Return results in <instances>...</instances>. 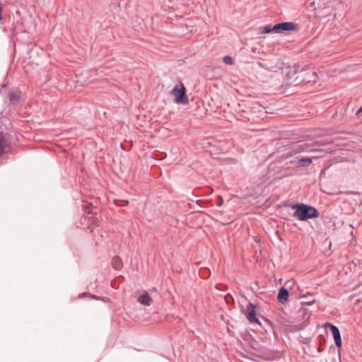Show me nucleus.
Masks as SVG:
<instances>
[{"mask_svg":"<svg viewBox=\"0 0 362 362\" xmlns=\"http://www.w3.org/2000/svg\"><path fill=\"white\" fill-rule=\"evenodd\" d=\"M2 4L0 2V21L2 19V16H1V13H2Z\"/></svg>","mask_w":362,"mask_h":362,"instance_id":"16","label":"nucleus"},{"mask_svg":"<svg viewBox=\"0 0 362 362\" xmlns=\"http://www.w3.org/2000/svg\"><path fill=\"white\" fill-rule=\"evenodd\" d=\"M223 62L228 65H232L233 64V59L230 56H225L223 58Z\"/></svg>","mask_w":362,"mask_h":362,"instance_id":"14","label":"nucleus"},{"mask_svg":"<svg viewBox=\"0 0 362 362\" xmlns=\"http://www.w3.org/2000/svg\"><path fill=\"white\" fill-rule=\"evenodd\" d=\"M280 24V30L281 31H290L295 30L297 28V24L293 22H284Z\"/></svg>","mask_w":362,"mask_h":362,"instance_id":"8","label":"nucleus"},{"mask_svg":"<svg viewBox=\"0 0 362 362\" xmlns=\"http://www.w3.org/2000/svg\"><path fill=\"white\" fill-rule=\"evenodd\" d=\"M288 296H289L288 291L286 288H285L284 287H281L279 289V293H278L279 301L281 303L284 304L288 301Z\"/></svg>","mask_w":362,"mask_h":362,"instance_id":"7","label":"nucleus"},{"mask_svg":"<svg viewBox=\"0 0 362 362\" xmlns=\"http://www.w3.org/2000/svg\"><path fill=\"white\" fill-rule=\"evenodd\" d=\"M296 209L293 216L300 221H306L310 218H317L320 216L316 208L305 204H296L292 206Z\"/></svg>","mask_w":362,"mask_h":362,"instance_id":"1","label":"nucleus"},{"mask_svg":"<svg viewBox=\"0 0 362 362\" xmlns=\"http://www.w3.org/2000/svg\"><path fill=\"white\" fill-rule=\"evenodd\" d=\"M20 98V93L18 91L11 92L8 95L9 101L13 104L18 103Z\"/></svg>","mask_w":362,"mask_h":362,"instance_id":"9","label":"nucleus"},{"mask_svg":"<svg viewBox=\"0 0 362 362\" xmlns=\"http://www.w3.org/2000/svg\"><path fill=\"white\" fill-rule=\"evenodd\" d=\"M174 96V101L177 104L187 105L189 99L186 94V88L182 83H180L175 86L170 92Z\"/></svg>","mask_w":362,"mask_h":362,"instance_id":"2","label":"nucleus"},{"mask_svg":"<svg viewBox=\"0 0 362 362\" xmlns=\"http://www.w3.org/2000/svg\"><path fill=\"white\" fill-rule=\"evenodd\" d=\"M117 202H118V200H117V199H115V201H114L115 205H117V204H117Z\"/></svg>","mask_w":362,"mask_h":362,"instance_id":"17","label":"nucleus"},{"mask_svg":"<svg viewBox=\"0 0 362 362\" xmlns=\"http://www.w3.org/2000/svg\"><path fill=\"white\" fill-rule=\"evenodd\" d=\"M325 327H329L330 332H332V336L334 337L336 346L337 347H340L341 346V339L338 327L330 323H326Z\"/></svg>","mask_w":362,"mask_h":362,"instance_id":"5","label":"nucleus"},{"mask_svg":"<svg viewBox=\"0 0 362 362\" xmlns=\"http://www.w3.org/2000/svg\"><path fill=\"white\" fill-rule=\"evenodd\" d=\"M122 267V262L120 258L115 256V269L119 270Z\"/></svg>","mask_w":362,"mask_h":362,"instance_id":"12","label":"nucleus"},{"mask_svg":"<svg viewBox=\"0 0 362 362\" xmlns=\"http://www.w3.org/2000/svg\"><path fill=\"white\" fill-rule=\"evenodd\" d=\"M247 313L246 317L250 323L260 325L259 320L256 317V307L252 303H249L247 305Z\"/></svg>","mask_w":362,"mask_h":362,"instance_id":"4","label":"nucleus"},{"mask_svg":"<svg viewBox=\"0 0 362 362\" xmlns=\"http://www.w3.org/2000/svg\"><path fill=\"white\" fill-rule=\"evenodd\" d=\"M312 159L310 158H301L298 160V165L300 166H308L311 164Z\"/></svg>","mask_w":362,"mask_h":362,"instance_id":"10","label":"nucleus"},{"mask_svg":"<svg viewBox=\"0 0 362 362\" xmlns=\"http://www.w3.org/2000/svg\"><path fill=\"white\" fill-rule=\"evenodd\" d=\"M83 208L84 209L85 213L91 215L85 219L88 220V228L93 231L95 228V226L98 224V219L94 216L98 213L97 207L94 206L92 203H89L88 202H84L83 204Z\"/></svg>","mask_w":362,"mask_h":362,"instance_id":"3","label":"nucleus"},{"mask_svg":"<svg viewBox=\"0 0 362 362\" xmlns=\"http://www.w3.org/2000/svg\"><path fill=\"white\" fill-rule=\"evenodd\" d=\"M137 301L143 305L149 306L153 302V300L148 293L145 292L138 297Z\"/></svg>","mask_w":362,"mask_h":362,"instance_id":"6","label":"nucleus"},{"mask_svg":"<svg viewBox=\"0 0 362 362\" xmlns=\"http://www.w3.org/2000/svg\"><path fill=\"white\" fill-rule=\"evenodd\" d=\"M6 146V140L3 133H0V155L4 153Z\"/></svg>","mask_w":362,"mask_h":362,"instance_id":"11","label":"nucleus"},{"mask_svg":"<svg viewBox=\"0 0 362 362\" xmlns=\"http://www.w3.org/2000/svg\"><path fill=\"white\" fill-rule=\"evenodd\" d=\"M261 33L267 34L272 33V25H267L264 27L261 28Z\"/></svg>","mask_w":362,"mask_h":362,"instance_id":"13","label":"nucleus"},{"mask_svg":"<svg viewBox=\"0 0 362 362\" xmlns=\"http://www.w3.org/2000/svg\"><path fill=\"white\" fill-rule=\"evenodd\" d=\"M110 285H111V286H112V287H113V280H112V281H110Z\"/></svg>","mask_w":362,"mask_h":362,"instance_id":"18","label":"nucleus"},{"mask_svg":"<svg viewBox=\"0 0 362 362\" xmlns=\"http://www.w3.org/2000/svg\"><path fill=\"white\" fill-rule=\"evenodd\" d=\"M272 33H281L279 23L272 25Z\"/></svg>","mask_w":362,"mask_h":362,"instance_id":"15","label":"nucleus"}]
</instances>
